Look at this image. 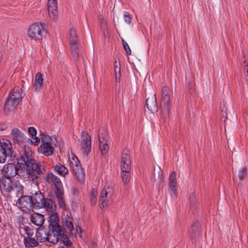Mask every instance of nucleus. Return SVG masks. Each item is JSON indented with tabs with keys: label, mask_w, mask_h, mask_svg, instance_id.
<instances>
[{
	"label": "nucleus",
	"mask_w": 248,
	"mask_h": 248,
	"mask_svg": "<svg viewBox=\"0 0 248 248\" xmlns=\"http://www.w3.org/2000/svg\"><path fill=\"white\" fill-rule=\"evenodd\" d=\"M121 77V73H116L115 74V78L117 81H120Z\"/></svg>",
	"instance_id": "nucleus-43"
},
{
	"label": "nucleus",
	"mask_w": 248,
	"mask_h": 248,
	"mask_svg": "<svg viewBox=\"0 0 248 248\" xmlns=\"http://www.w3.org/2000/svg\"><path fill=\"white\" fill-rule=\"evenodd\" d=\"M122 41L123 43V47L125 51H126L127 54L131 55V51L128 45L123 39H122Z\"/></svg>",
	"instance_id": "nucleus-35"
},
{
	"label": "nucleus",
	"mask_w": 248,
	"mask_h": 248,
	"mask_svg": "<svg viewBox=\"0 0 248 248\" xmlns=\"http://www.w3.org/2000/svg\"><path fill=\"white\" fill-rule=\"evenodd\" d=\"M63 243L66 246H70L71 245V242L68 238H67L64 240Z\"/></svg>",
	"instance_id": "nucleus-41"
},
{
	"label": "nucleus",
	"mask_w": 248,
	"mask_h": 248,
	"mask_svg": "<svg viewBox=\"0 0 248 248\" xmlns=\"http://www.w3.org/2000/svg\"><path fill=\"white\" fill-rule=\"evenodd\" d=\"M40 140L39 138L35 137L31 140V142L34 145H38L40 143Z\"/></svg>",
	"instance_id": "nucleus-39"
},
{
	"label": "nucleus",
	"mask_w": 248,
	"mask_h": 248,
	"mask_svg": "<svg viewBox=\"0 0 248 248\" xmlns=\"http://www.w3.org/2000/svg\"><path fill=\"white\" fill-rule=\"evenodd\" d=\"M168 185L169 190L171 192V196L176 197L177 195L176 187L177 181L176 179V173L174 171L171 172L170 174Z\"/></svg>",
	"instance_id": "nucleus-17"
},
{
	"label": "nucleus",
	"mask_w": 248,
	"mask_h": 248,
	"mask_svg": "<svg viewBox=\"0 0 248 248\" xmlns=\"http://www.w3.org/2000/svg\"><path fill=\"white\" fill-rule=\"evenodd\" d=\"M247 169L246 167H243L240 169L238 171V177L240 180H243L246 178L247 175Z\"/></svg>",
	"instance_id": "nucleus-34"
},
{
	"label": "nucleus",
	"mask_w": 248,
	"mask_h": 248,
	"mask_svg": "<svg viewBox=\"0 0 248 248\" xmlns=\"http://www.w3.org/2000/svg\"><path fill=\"white\" fill-rule=\"evenodd\" d=\"M28 132L30 135L32 136L36 135L37 132L35 128L33 127H30L28 128Z\"/></svg>",
	"instance_id": "nucleus-38"
},
{
	"label": "nucleus",
	"mask_w": 248,
	"mask_h": 248,
	"mask_svg": "<svg viewBox=\"0 0 248 248\" xmlns=\"http://www.w3.org/2000/svg\"><path fill=\"white\" fill-rule=\"evenodd\" d=\"M13 190L15 189L16 191H18L22 188V186L18 181H16L13 184Z\"/></svg>",
	"instance_id": "nucleus-37"
},
{
	"label": "nucleus",
	"mask_w": 248,
	"mask_h": 248,
	"mask_svg": "<svg viewBox=\"0 0 248 248\" xmlns=\"http://www.w3.org/2000/svg\"><path fill=\"white\" fill-rule=\"evenodd\" d=\"M10 136L15 143L22 145L26 140L24 134L17 128L12 129Z\"/></svg>",
	"instance_id": "nucleus-12"
},
{
	"label": "nucleus",
	"mask_w": 248,
	"mask_h": 248,
	"mask_svg": "<svg viewBox=\"0 0 248 248\" xmlns=\"http://www.w3.org/2000/svg\"><path fill=\"white\" fill-rule=\"evenodd\" d=\"M47 232L44 229H40L37 230L36 232V237L37 240L41 243L47 242Z\"/></svg>",
	"instance_id": "nucleus-26"
},
{
	"label": "nucleus",
	"mask_w": 248,
	"mask_h": 248,
	"mask_svg": "<svg viewBox=\"0 0 248 248\" xmlns=\"http://www.w3.org/2000/svg\"><path fill=\"white\" fill-rule=\"evenodd\" d=\"M113 186L111 182H107L102 189L100 197L101 208L109 205L113 200Z\"/></svg>",
	"instance_id": "nucleus-3"
},
{
	"label": "nucleus",
	"mask_w": 248,
	"mask_h": 248,
	"mask_svg": "<svg viewBox=\"0 0 248 248\" xmlns=\"http://www.w3.org/2000/svg\"><path fill=\"white\" fill-rule=\"evenodd\" d=\"M55 193L60 207L62 208H65V203L63 199V193L62 189L56 190Z\"/></svg>",
	"instance_id": "nucleus-29"
},
{
	"label": "nucleus",
	"mask_w": 248,
	"mask_h": 248,
	"mask_svg": "<svg viewBox=\"0 0 248 248\" xmlns=\"http://www.w3.org/2000/svg\"><path fill=\"white\" fill-rule=\"evenodd\" d=\"M114 71H115V74L116 73H120V67L117 65H114Z\"/></svg>",
	"instance_id": "nucleus-42"
},
{
	"label": "nucleus",
	"mask_w": 248,
	"mask_h": 248,
	"mask_svg": "<svg viewBox=\"0 0 248 248\" xmlns=\"http://www.w3.org/2000/svg\"><path fill=\"white\" fill-rule=\"evenodd\" d=\"M62 233V229H60V231L58 232L55 230V229L52 228V232L47 233V241L53 244H56L59 241L60 237Z\"/></svg>",
	"instance_id": "nucleus-18"
},
{
	"label": "nucleus",
	"mask_w": 248,
	"mask_h": 248,
	"mask_svg": "<svg viewBox=\"0 0 248 248\" xmlns=\"http://www.w3.org/2000/svg\"><path fill=\"white\" fill-rule=\"evenodd\" d=\"M62 226L65 229L69 232H72L74 230V226L72 223V218L68 215H65L62 219Z\"/></svg>",
	"instance_id": "nucleus-22"
},
{
	"label": "nucleus",
	"mask_w": 248,
	"mask_h": 248,
	"mask_svg": "<svg viewBox=\"0 0 248 248\" xmlns=\"http://www.w3.org/2000/svg\"><path fill=\"white\" fill-rule=\"evenodd\" d=\"M48 221L52 228L55 229V230L58 232L60 231V229H62L59 224V217L58 214L55 212L49 213Z\"/></svg>",
	"instance_id": "nucleus-16"
},
{
	"label": "nucleus",
	"mask_w": 248,
	"mask_h": 248,
	"mask_svg": "<svg viewBox=\"0 0 248 248\" xmlns=\"http://www.w3.org/2000/svg\"><path fill=\"white\" fill-rule=\"evenodd\" d=\"M146 106L148 109L151 112L157 111V107L155 94L152 95L146 99Z\"/></svg>",
	"instance_id": "nucleus-20"
},
{
	"label": "nucleus",
	"mask_w": 248,
	"mask_h": 248,
	"mask_svg": "<svg viewBox=\"0 0 248 248\" xmlns=\"http://www.w3.org/2000/svg\"><path fill=\"white\" fill-rule=\"evenodd\" d=\"M19 102L9 96L5 103L4 110L5 112L13 111L17 107Z\"/></svg>",
	"instance_id": "nucleus-19"
},
{
	"label": "nucleus",
	"mask_w": 248,
	"mask_h": 248,
	"mask_svg": "<svg viewBox=\"0 0 248 248\" xmlns=\"http://www.w3.org/2000/svg\"><path fill=\"white\" fill-rule=\"evenodd\" d=\"M6 128V126L3 124H0V130H3L5 129Z\"/></svg>",
	"instance_id": "nucleus-44"
},
{
	"label": "nucleus",
	"mask_w": 248,
	"mask_h": 248,
	"mask_svg": "<svg viewBox=\"0 0 248 248\" xmlns=\"http://www.w3.org/2000/svg\"><path fill=\"white\" fill-rule=\"evenodd\" d=\"M158 173V179L160 181L162 180L163 179V171L161 170L160 169H159V170L157 171Z\"/></svg>",
	"instance_id": "nucleus-40"
},
{
	"label": "nucleus",
	"mask_w": 248,
	"mask_h": 248,
	"mask_svg": "<svg viewBox=\"0 0 248 248\" xmlns=\"http://www.w3.org/2000/svg\"><path fill=\"white\" fill-rule=\"evenodd\" d=\"M33 86L36 91H39L43 87V75L40 73H37L35 76Z\"/></svg>",
	"instance_id": "nucleus-21"
},
{
	"label": "nucleus",
	"mask_w": 248,
	"mask_h": 248,
	"mask_svg": "<svg viewBox=\"0 0 248 248\" xmlns=\"http://www.w3.org/2000/svg\"><path fill=\"white\" fill-rule=\"evenodd\" d=\"M78 146L82 152L88 155L91 149V137L87 133L83 132L78 140Z\"/></svg>",
	"instance_id": "nucleus-9"
},
{
	"label": "nucleus",
	"mask_w": 248,
	"mask_h": 248,
	"mask_svg": "<svg viewBox=\"0 0 248 248\" xmlns=\"http://www.w3.org/2000/svg\"><path fill=\"white\" fill-rule=\"evenodd\" d=\"M121 176L124 184L126 185L129 182L130 179V170H121Z\"/></svg>",
	"instance_id": "nucleus-30"
},
{
	"label": "nucleus",
	"mask_w": 248,
	"mask_h": 248,
	"mask_svg": "<svg viewBox=\"0 0 248 248\" xmlns=\"http://www.w3.org/2000/svg\"><path fill=\"white\" fill-rule=\"evenodd\" d=\"M99 148L102 155H105L108 152L110 143L108 132L104 130L99 133Z\"/></svg>",
	"instance_id": "nucleus-11"
},
{
	"label": "nucleus",
	"mask_w": 248,
	"mask_h": 248,
	"mask_svg": "<svg viewBox=\"0 0 248 248\" xmlns=\"http://www.w3.org/2000/svg\"><path fill=\"white\" fill-rule=\"evenodd\" d=\"M97 191L96 189L93 188L90 195L91 203L93 204H95L97 200Z\"/></svg>",
	"instance_id": "nucleus-33"
},
{
	"label": "nucleus",
	"mask_w": 248,
	"mask_h": 248,
	"mask_svg": "<svg viewBox=\"0 0 248 248\" xmlns=\"http://www.w3.org/2000/svg\"><path fill=\"white\" fill-rule=\"evenodd\" d=\"M57 248H64L63 247H58Z\"/></svg>",
	"instance_id": "nucleus-45"
},
{
	"label": "nucleus",
	"mask_w": 248,
	"mask_h": 248,
	"mask_svg": "<svg viewBox=\"0 0 248 248\" xmlns=\"http://www.w3.org/2000/svg\"><path fill=\"white\" fill-rule=\"evenodd\" d=\"M162 101L164 104V114L161 116L160 122L164 123L169 117L170 110V97L168 94V91L166 87H164L162 90Z\"/></svg>",
	"instance_id": "nucleus-10"
},
{
	"label": "nucleus",
	"mask_w": 248,
	"mask_h": 248,
	"mask_svg": "<svg viewBox=\"0 0 248 248\" xmlns=\"http://www.w3.org/2000/svg\"><path fill=\"white\" fill-rule=\"evenodd\" d=\"M70 169L78 181L82 182L85 179V172L79 164L78 158L75 155L69 158Z\"/></svg>",
	"instance_id": "nucleus-8"
},
{
	"label": "nucleus",
	"mask_w": 248,
	"mask_h": 248,
	"mask_svg": "<svg viewBox=\"0 0 248 248\" xmlns=\"http://www.w3.org/2000/svg\"><path fill=\"white\" fill-rule=\"evenodd\" d=\"M46 34L44 25L41 23L32 24L27 31L28 37L35 40H41Z\"/></svg>",
	"instance_id": "nucleus-4"
},
{
	"label": "nucleus",
	"mask_w": 248,
	"mask_h": 248,
	"mask_svg": "<svg viewBox=\"0 0 248 248\" xmlns=\"http://www.w3.org/2000/svg\"><path fill=\"white\" fill-rule=\"evenodd\" d=\"M45 200L44 196L41 193H36L31 197L24 196L22 197L20 199L21 203L26 202L25 204V206H31L35 208H41L44 207Z\"/></svg>",
	"instance_id": "nucleus-2"
},
{
	"label": "nucleus",
	"mask_w": 248,
	"mask_h": 248,
	"mask_svg": "<svg viewBox=\"0 0 248 248\" xmlns=\"http://www.w3.org/2000/svg\"><path fill=\"white\" fill-rule=\"evenodd\" d=\"M155 177L156 176V172H155Z\"/></svg>",
	"instance_id": "nucleus-46"
},
{
	"label": "nucleus",
	"mask_w": 248,
	"mask_h": 248,
	"mask_svg": "<svg viewBox=\"0 0 248 248\" xmlns=\"http://www.w3.org/2000/svg\"><path fill=\"white\" fill-rule=\"evenodd\" d=\"M54 170L60 175L62 176H64L68 171V169L61 164L56 165L54 167Z\"/></svg>",
	"instance_id": "nucleus-32"
},
{
	"label": "nucleus",
	"mask_w": 248,
	"mask_h": 248,
	"mask_svg": "<svg viewBox=\"0 0 248 248\" xmlns=\"http://www.w3.org/2000/svg\"><path fill=\"white\" fill-rule=\"evenodd\" d=\"M68 36L73 57L75 60H77L79 56V49L77 31L73 27L69 29Z\"/></svg>",
	"instance_id": "nucleus-6"
},
{
	"label": "nucleus",
	"mask_w": 248,
	"mask_h": 248,
	"mask_svg": "<svg viewBox=\"0 0 248 248\" xmlns=\"http://www.w3.org/2000/svg\"><path fill=\"white\" fill-rule=\"evenodd\" d=\"M19 232L21 234H26L27 237H31L33 234V230L30 227L25 225L20 227Z\"/></svg>",
	"instance_id": "nucleus-31"
},
{
	"label": "nucleus",
	"mask_w": 248,
	"mask_h": 248,
	"mask_svg": "<svg viewBox=\"0 0 248 248\" xmlns=\"http://www.w3.org/2000/svg\"><path fill=\"white\" fill-rule=\"evenodd\" d=\"M23 242L25 247L28 248L34 247L38 245V241L31 237H25Z\"/></svg>",
	"instance_id": "nucleus-28"
},
{
	"label": "nucleus",
	"mask_w": 248,
	"mask_h": 248,
	"mask_svg": "<svg viewBox=\"0 0 248 248\" xmlns=\"http://www.w3.org/2000/svg\"><path fill=\"white\" fill-rule=\"evenodd\" d=\"M32 154L28 148L25 150L23 154L18 160L17 166L14 164L9 163L5 165L2 168V172L5 178H11L16 174L26 173L37 177V174H40L46 171L43 163L39 164L32 157Z\"/></svg>",
	"instance_id": "nucleus-1"
},
{
	"label": "nucleus",
	"mask_w": 248,
	"mask_h": 248,
	"mask_svg": "<svg viewBox=\"0 0 248 248\" xmlns=\"http://www.w3.org/2000/svg\"><path fill=\"white\" fill-rule=\"evenodd\" d=\"M9 96L15 99V100L17 101L19 103L21 101L22 97L23 96V94L22 91V90L19 87H17L16 88L14 89L11 92L10 94H9Z\"/></svg>",
	"instance_id": "nucleus-25"
},
{
	"label": "nucleus",
	"mask_w": 248,
	"mask_h": 248,
	"mask_svg": "<svg viewBox=\"0 0 248 248\" xmlns=\"http://www.w3.org/2000/svg\"><path fill=\"white\" fill-rule=\"evenodd\" d=\"M131 16L128 13H125L124 15V20L125 23L130 24L131 22Z\"/></svg>",
	"instance_id": "nucleus-36"
},
{
	"label": "nucleus",
	"mask_w": 248,
	"mask_h": 248,
	"mask_svg": "<svg viewBox=\"0 0 248 248\" xmlns=\"http://www.w3.org/2000/svg\"><path fill=\"white\" fill-rule=\"evenodd\" d=\"M30 218L31 221L33 224L38 226H41L44 222V216L37 213L31 214Z\"/></svg>",
	"instance_id": "nucleus-23"
},
{
	"label": "nucleus",
	"mask_w": 248,
	"mask_h": 248,
	"mask_svg": "<svg viewBox=\"0 0 248 248\" xmlns=\"http://www.w3.org/2000/svg\"><path fill=\"white\" fill-rule=\"evenodd\" d=\"M41 144L38 148L39 153L46 156L51 155L54 151L53 147V140L52 138L47 135H41Z\"/></svg>",
	"instance_id": "nucleus-5"
},
{
	"label": "nucleus",
	"mask_w": 248,
	"mask_h": 248,
	"mask_svg": "<svg viewBox=\"0 0 248 248\" xmlns=\"http://www.w3.org/2000/svg\"><path fill=\"white\" fill-rule=\"evenodd\" d=\"M43 208H45L49 214L56 211V206L52 200L47 199L45 200V203Z\"/></svg>",
	"instance_id": "nucleus-27"
},
{
	"label": "nucleus",
	"mask_w": 248,
	"mask_h": 248,
	"mask_svg": "<svg viewBox=\"0 0 248 248\" xmlns=\"http://www.w3.org/2000/svg\"><path fill=\"white\" fill-rule=\"evenodd\" d=\"M48 14L52 20H55L58 16L57 3L56 0H48Z\"/></svg>",
	"instance_id": "nucleus-14"
},
{
	"label": "nucleus",
	"mask_w": 248,
	"mask_h": 248,
	"mask_svg": "<svg viewBox=\"0 0 248 248\" xmlns=\"http://www.w3.org/2000/svg\"><path fill=\"white\" fill-rule=\"evenodd\" d=\"M46 181L48 183H53L55 187V191L58 190L62 189V186L60 179L53 173H48L46 178Z\"/></svg>",
	"instance_id": "nucleus-15"
},
{
	"label": "nucleus",
	"mask_w": 248,
	"mask_h": 248,
	"mask_svg": "<svg viewBox=\"0 0 248 248\" xmlns=\"http://www.w3.org/2000/svg\"><path fill=\"white\" fill-rule=\"evenodd\" d=\"M13 148L11 142L7 139H0V163H4L7 157H11Z\"/></svg>",
	"instance_id": "nucleus-7"
},
{
	"label": "nucleus",
	"mask_w": 248,
	"mask_h": 248,
	"mask_svg": "<svg viewBox=\"0 0 248 248\" xmlns=\"http://www.w3.org/2000/svg\"><path fill=\"white\" fill-rule=\"evenodd\" d=\"M0 186L3 190L10 192L13 189V182L11 178H3L0 181Z\"/></svg>",
	"instance_id": "nucleus-24"
},
{
	"label": "nucleus",
	"mask_w": 248,
	"mask_h": 248,
	"mask_svg": "<svg viewBox=\"0 0 248 248\" xmlns=\"http://www.w3.org/2000/svg\"><path fill=\"white\" fill-rule=\"evenodd\" d=\"M131 160L129 151L127 149L123 150L121 158V170H130Z\"/></svg>",
	"instance_id": "nucleus-13"
}]
</instances>
